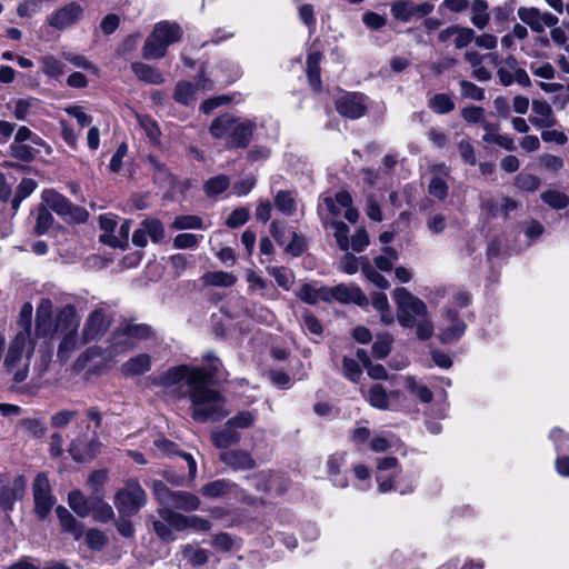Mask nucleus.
Here are the masks:
<instances>
[{
	"mask_svg": "<svg viewBox=\"0 0 569 569\" xmlns=\"http://www.w3.org/2000/svg\"><path fill=\"white\" fill-rule=\"evenodd\" d=\"M258 419L257 411L252 410H242L239 411L236 416L231 417L227 420L234 430L238 429H248L251 428Z\"/></svg>",
	"mask_w": 569,
	"mask_h": 569,
	"instance_id": "nucleus-42",
	"label": "nucleus"
},
{
	"mask_svg": "<svg viewBox=\"0 0 569 569\" xmlns=\"http://www.w3.org/2000/svg\"><path fill=\"white\" fill-rule=\"evenodd\" d=\"M182 34V28L177 22L168 20L157 22L142 46V57L147 60L163 58L169 46L179 42Z\"/></svg>",
	"mask_w": 569,
	"mask_h": 569,
	"instance_id": "nucleus-6",
	"label": "nucleus"
},
{
	"mask_svg": "<svg viewBox=\"0 0 569 569\" xmlns=\"http://www.w3.org/2000/svg\"><path fill=\"white\" fill-rule=\"evenodd\" d=\"M200 507V500L193 493L187 491H174L172 497V503H170V508L173 510L181 509L183 511H193Z\"/></svg>",
	"mask_w": 569,
	"mask_h": 569,
	"instance_id": "nucleus-34",
	"label": "nucleus"
},
{
	"mask_svg": "<svg viewBox=\"0 0 569 569\" xmlns=\"http://www.w3.org/2000/svg\"><path fill=\"white\" fill-rule=\"evenodd\" d=\"M196 87L188 81H179L174 88L173 98L181 104H189L194 99Z\"/></svg>",
	"mask_w": 569,
	"mask_h": 569,
	"instance_id": "nucleus-50",
	"label": "nucleus"
},
{
	"mask_svg": "<svg viewBox=\"0 0 569 569\" xmlns=\"http://www.w3.org/2000/svg\"><path fill=\"white\" fill-rule=\"evenodd\" d=\"M36 342L27 339V335L16 333L4 357L3 367L14 382H22L29 373L30 360L34 352Z\"/></svg>",
	"mask_w": 569,
	"mask_h": 569,
	"instance_id": "nucleus-5",
	"label": "nucleus"
},
{
	"mask_svg": "<svg viewBox=\"0 0 569 569\" xmlns=\"http://www.w3.org/2000/svg\"><path fill=\"white\" fill-rule=\"evenodd\" d=\"M202 279L207 284L214 287H231L237 281L236 276L226 271H209Z\"/></svg>",
	"mask_w": 569,
	"mask_h": 569,
	"instance_id": "nucleus-41",
	"label": "nucleus"
},
{
	"mask_svg": "<svg viewBox=\"0 0 569 569\" xmlns=\"http://www.w3.org/2000/svg\"><path fill=\"white\" fill-rule=\"evenodd\" d=\"M339 301L341 303L353 302L360 307L369 303L367 296L357 286H348L340 283L335 287H329V302Z\"/></svg>",
	"mask_w": 569,
	"mask_h": 569,
	"instance_id": "nucleus-20",
	"label": "nucleus"
},
{
	"mask_svg": "<svg viewBox=\"0 0 569 569\" xmlns=\"http://www.w3.org/2000/svg\"><path fill=\"white\" fill-rule=\"evenodd\" d=\"M93 518L97 521L108 522L113 519L114 512L112 507L103 501L101 495H93L92 511Z\"/></svg>",
	"mask_w": 569,
	"mask_h": 569,
	"instance_id": "nucleus-40",
	"label": "nucleus"
},
{
	"mask_svg": "<svg viewBox=\"0 0 569 569\" xmlns=\"http://www.w3.org/2000/svg\"><path fill=\"white\" fill-rule=\"evenodd\" d=\"M83 16L82 7L70 2L48 17V23L54 29L63 30L76 24Z\"/></svg>",
	"mask_w": 569,
	"mask_h": 569,
	"instance_id": "nucleus-18",
	"label": "nucleus"
},
{
	"mask_svg": "<svg viewBox=\"0 0 569 569\" xmlns=\"http://www.w3.org/2000/svg\"><path fill=\"white\" fill-rule=\"evenodd\" d=\"M297 297L308 305H316L319 301L329 302V287L315 282L303 283L297 292Z\"/></svg>",
	"mask_w": 569,
	"mask_h": 569,
	"instance_id": "nucleus-24",
	"label": "nucleus"
},
{
	"mask_svg": "<svg viewBox=\"0 0 569 569\" xmlns=\"http://www.w3.org/2000/svg\"><path fill=\"white\" fill-rule=\"evenodd\" d=\"M32 493L34 501V513L40 520H44L56 503V498L52 495L51 486L46 473H38L33 485Z\"/></svg>",
	"mask_w": 569,
	"mask_h": 569,
	"instance_id": "nucleus-10",
	"label": "nucleus"
},
{
	"mask_svg": "<svg viewBox=\"0 0 569 569\" xmlns=\"http://www.w3.org/2000/svg\"><path fill=\"white\" fill-rule=\"evenodd\" d=\"M321 59L322 54L319 51L310 52L307 57V76L315 91H320L322 87L320 78Z\"/></svg>",
	"mask_w": 569,
	"mask_h": 569,
	"instance_id": "nucleus-32",
	"label": "nucleus"
},
{
	"mask_svg": "<svg viewBox=\"0 0 569 569\" xmlns=\"http://www.w3.org/2000/svg\"><path fill=\"white\" fill-rule=\"evenodd\" d=\"M277 209L284 216L291 217L297 211V203L290 191L279 190L274 196Z\"/></svg>",
	"mask_w": 569,
	"mask_h": 569,
	"instance_id": "nucleus-37",
	"label": "nucleus"
},
{
	"mask_svg": "<svg viewBox=\"0 0 569 569\" xmlns=\"http://www.w3.org/2000/svg\"><path fill=\"white\" fill-rule=\"evenodd\" d=\"M182 556L193 567H199L208 561V552L203 549H197L191 545H187L182 548Z\"/></svg>",
	"mask_w": 569,
	"mask_h": 569,
	"instance_id": "nucleus-53",
	"label": "nucleus"
},
{
	"mask_svg": "<svg viewBox=\"0 0 569 569\" xmlns=\"http://www.w3.org/2000/svg\"><path fill=\"white\" fill-rule=\"evenodd\" d=\"M99 224L100 228L104 231V233L100 234V241L113 248L121 247V241L119 238L112 234L117 227L114 218L107 214L100 216Z\"/></svg>",
	"mask_w": 569,
	"mask_h": 569,
	"instance_id": "nucleus-33",
	"label": "nucleus"
},
{
	"mask_svg": "<svg viewBox=\"0 0 569 569\" xmlns=\"http://www.w3.org/2000/svg\"><path fill=\"white\" fill-rule=\"evenodd\" d=\"M147 502V495L136 480H130L114 496V506L122 517L136 515Z\"/></svg>",
	"mask_w": 569,
	"mask_h": 569,
	"instance_id": "nucleus-8",
	"label": "nucleus"
},
{
	"mask_svg": "<svg viewBox=\"0 0 569 569\" xmlns=\"http://www.w3.org/2000/svg\"><path fill=\"white\" fill-rule=\"evenodd\" d=\"M101 448V442L94 436L91 439L77 437L70 443L69 452L77 462H86L93 459Z\"/></svg>",
	"mask_w": 569,
	"mask_h": 569,
	"instance_id": "nucleus-19",
	"label": "nucleus"
},
{
	"mask_svg": "<svg viewBox=\"0 0 569 569\" xmlns=\"http://www.w3.org/2000/svg\"><path fill=\"white\" fill-rule=\"evenodd\" d=\"M219 459L233 470H250L256 466V461L251 453L242 449L222 451L219 455Z\"/></svg>",
	"mask_w": 569,
	"mask_h": 569,
	"instance_id": "nucleus-21",
	"label": "nucleus"
},
{
	"mask_svg": "<svg viewBox=\"0 0 569 569\" xmlns=\"http://www.w3.org/2000/svg\"><path fill=\"white\" fill-rule=\"evenodd\" d=\"M532 111L536 114L530 117L529 121L537 128H551L556 124L557 120L553 117L551 106L545 100H533Z\"/></svg>",
	"mask_w": 569,
	"mask_h": 569,
	"instance_id": "nucleus-23",
	"label": "nucleus"
},
{
	"mask_svg": "<svg viewBox=\"0 0 569 569\" xmlns=\"http://www.w3.org/2000/svg\"><path fill=\"white\" fill-rule=\"evenodd\" d=\"M151 368V358L147 353H140L130 358L121 366L124 376H138L149 371Z\"/></svg>",
	"mask_w": 569,
	"mask_h": 569,
	"instance_id": "nucleus-30",
	"label": "nucleus"
},
{
	"mask_svg": "<svg viewBox=\"0 0 569 569\" xmlns=\"http://www.w3.org/2000/svg\"><path fill=\"white\" fill-rule=\"evenodd\" d=\"M335 106L341 117L359 119L367 111V97L359 92H346L336 99Z\"/></svg>",
	"mask_w": 569,
	"mask_h": 569,
	"instance_id": "nucleus-14",
	"label": "nucleus"
},
{
	"mask_svg": "<svg viewBox=\"0 0 569 569\" xmlns=\"http://www.w3.org/2000/svg\"><path fill=\"white\" fill-rule=\"evenodd\" d=\"M131 70L140 81L146 83L162 84L164 82V77L162 73L150 64L143 62H132Z\"/></svg>",
	"mask_w": 569,
	"mask_h": 569,
	"instance_id": "nucleus-27",
	"label": "nucleus"
},
{
	"mask_svg": "<svg viewBox=\"0 0 569 569\" xmlns=\"http://www.w3.org/2000/svg\"><path fill=\"white\" fill-rule=\"evenodd\" d=\"M32 312L33 307L30 302H26L22 305L19 318H18V326L20 327V330L17 333H26L27 339L31 338V329H32Z\"/></svg>",
	"mask_w": 569,
	"mask_h": 569,
	"instance_id": "nucleus-49",
	"label": "nucleus"
},
{
	"mask_svg": "<svg viewBox=\"0 0 569 569\" xmlns=\"http://www.w3.org/2000/svg\"><path fill=\"white\" fill-rule=\"evenodd\" d=\"M138 123L152 143H159L160 129L156 120L146 114L137 116Z\"/></svg>",
	"mask_w": 569,
	"mask_h": 569,
	"instance_id": "nucleus-48",
	"label": "nucleus"
},
{
	"mask_svg": "<svg viewBox=\"0 0 569 569\" xmlns=\"http://www.w3.org/2000/svg\"><path fill=\"white\" fill-rule=\"evenodd\" d=\"M230 186V179L226 174H218L206 181L203 190L207 196L214 197L222 193Z\"/></svg>",
	"mask_w": 569,
	"mask_h": 569,
	"instance_id": "nucleus-44",
	"label": "nucleus"
},
{
	"mask_svg": "<svg viewBox=\"0 0 569 569\" xmlns=\"http://www.w3.org/2000/svg\"><path fill=\"white\" fill-rule=\"evenodd\" d=\"M20 427L30 437L41 438L47 431V425L43 418H26L20 421Z\"/></svg>",
	"mask_w": 569,
	"mask_h": 569,
	"instance_id": "nucleus-43",
	"label": "nucleus"
},
{
	"mask_svg": "<svg viewBox=\"0 0 569 569\" xmlns=\"http://www.w3.org/2000/svg\"><path fill=\"white\" fill-rule=\"evenodd\" d=\"M362 274L376 287L380 289L389 288V281L371 266L369 258L362 259Z\"/></svg>",
	"mask_w": 569,
	"mask_h": 569,
	"instance_id": "nucleus-46",
	"label": "nucleus"
},
{
	"mask_svg": "<svg viewBox=\"0 0 569 569\" xmlns=\"http://www.w3.org/2000/svg\"><path fill=\"white\" fill-rule=\"evenodd\" d=\"M346 452H336L327 460L329 476L336 487L346 488L348 479L340 473V469L346 465Z\"/></svg>",
	"mask_w": 569,
	"mask_h": 569,
	"instance_id": "nucleus-26",
	"label": "nucleus"
},
{
	"mask_svg": "<svg viewBox=\"0 0 569 569\" xmlns=\"http://www.w3.org/2000/svg\"><path fill=\"white\" fill-rule=\"evenodd\" d=\"M398 396V391H393L390 395H388L386 389L381 385H373L369 389L366 399L370 403V406L379 410H387L389 409V398Z\"/></svg>",
	"mask_w": 569,
	"mask_h": 569,
	"instance_id": "nucleus-31",
	"label": "nucleus"
},
{
	"mask_svg": "<svg viewBox=\"0 0 569 569\" xmlns=\"http://www.w3.org/2000/svg\"><path fill=\"white\" fill-rule=\"evenodd\" d=\"M171 227L176 230H186V229H203L202 219L194 214H184L178 216L173 220Z\"/></svg>",
	"mask_w": 569,
	"mask_h": 569,
	"instance_id": "nucleus-54",
	"label": "nucleus"
},
{
	"mask_svg": "<svg viewBox=\"0 0 569 569\" xmlns=\"http://www.w3.org/2000/svg\"><path fill=\"white\" fill-rule=\"evenodd\" d=\"M517 14L523 24L537 33L545 32L547 28L555 27L559 21L555 14L536 7H520Z\"/></svg>",
	"mask_w": 569,
	"mask_h": 569,
	"instance_id": "nucleus-12",
	"label": "nucleus"
},
{
	"mask_svg": "<svg viewBox=\"0 0 569 569\" xmlns=\"http://www.w3.org/2000/svg\"><path fill=\"white\" fill-rule=\"evenodd\" d=\"M241 440V435L234 430L229 423H224L222 428L211 433V441L214 447L219 449H228L231 446L238 445Z\"/></svg>",
	"mask_w": 569,
	"mask_h": 569,
	"instance_id": "nucleus-25",
	"label": "nucleus"
},
{
	"mask_svg": "<svg viewBox=\"0 0 569 569\" xmlns=\"http://www.w3.org/2000/svg\"><path fill=\"white\" fill-rule=\"evenodd\" d=\"M461 94L476 101H482L486 97L485 90L471 81H460Z\"/></svg>",
	"mask_w": 569,
	"mask_h": 569,
	"instance_id": "nucleus-64",
	"label": "nucleus"
},
{
	"mask_svg": "<svg viewBox=\"0 0 569 569\" xmlns=\"http://www.w3.org/2000/svg\"><path fill=\"white\" fill-rule=\"evenodd\" d=\"M9 153L16 159L29 162L36 158L37 151L28 144L12 142L9 147Z\"/></svg>",
	"mask_w": 569,
	"mask_h": 569,
	"instance_id": "nucleus-57",
	"label": "nucleus"
},
{
	"mask_svg": "<svg viewBox=\"0 0 569 569\" xmlns=\"http://www.w3.org/2000/svg\"><path fill=\"white\" fill-rule=\"evenodd\" d=\"M80 317L73 305H66L54 315V335L60 338L57 356L67 361L71 353L81 347Z\"/></svg>",
	"mask_w": 569,
	"mask_h": 569,
	"instance_id": "nucleus-4",
	"label": "nucleus"
},
{
	"mask_svg": "<svg viewBox=\"0 0 569 569\" xmlns=\"http://www.w3.org/2000/svg\"><path fill=\"white\" fill-rule=\"evenodd\" d=\"M256 130V123L248 119L234 118L224 113L217 117L210 124L209 131L216 139L226 141L228 149L247 148Z\"/></svg>",
	"mask_w": 569,
	"mask_h": 569,
	"instance_id": "nucleus-3",
	"label": "nucleus"
},
{
	"mask_svg": "<svg viewBox=\"0 0 569 569\" xmlns=\"http://www.w3.org/2000/svg\"><path fill=\"white\" fill-rule=\"evenodd\" d=\"M541 200L553 209H565L569 204V197L557 190H548L541 193Z\"/></svg>",
	"mask_w": 569,
	"mask_h": 569,
	"instance_id": "nucleus-52",
	"label": "nucleus"
},
{
	"mask_svg": "<svg viewBox=\"0 0 569 569\" xmlns=\"http://www.w3.org/2000/svg\"><path fill=\"white\" fill-rule=\"evenodd\" d=\"M110 326L111 318L102 308L92 310L86 318L80 332L81 346L99 340Z\"/></svg>",
	"mask_w": 569,
	"mask_h": 569,
	"instance_id": "nucleus-11",
	"label": "nucleus"
},
{
	"mask_svg": "<svg viewBox=\"0 0 569 569\" xmlns=\"http://www.w3.org/2000/svg\"><path fill=\"white\" fill-rule=\"evenodd\" d=\"M41 198L48 209L66 220L83 222L88 218V212L83 208L73 206L64 196L53 189L42 191Z\"/></svg>",
	"mask_w": 569,
	"mask_h": 569,
	"instance_id": "nucleus-9",
	"label": "nucleus"
},
{
	"mask_svg": "<svg viewBox=\"0 0 569 569\" xmlns=\"http://www.w3.org/2000/svg\"><path fill=\"white\" fill-rule=\"evenodd\" d=\"M397 465H398V460L393 457H386L379 461V463H378L379 473L377 476V482H378V488H379L380 492L385 493V492L390 491L391 489H396V490H399V492L401 495H403V493L412 491V487L402 489L398 485H395V481L392 478H387L382 475V472H385L387 470L395 469L397 467Z\"/></svg>",
	"mask_w": 569,
	"mask_h": 569,
	"instance_id": "nucleus-22",
	"label": "nucleus"
},
{
	"mask_svg": "<svg viewBox=\"0 0 569 569\" xmlns=\"http://www.w3.org/2000/svg\"><path fill=\"white\" fill-rule=\"evenodd\" d=\"M53 217L46 206H39L36 210V224L34 232L37 234H44L51 228Z\"/></svg>",
	"mask_w": 569,
	"mask_h": 569,
	"instance_id": "nucleus-45",
	"label": "nucleus"
},
{
	"mask_svg": "<svg viewBox=\"0 0 569 569\" xmlns=\"http://www.w3.org/2000/svg\"><path fill=\"white\" fill-rule=\"evenodd\" d=\"M489 6L486 0H473L471 4V23L478 29H485L490 20Z\"/></svg>",
	"mask_w": 569,
	"mask_h": 569,
	"instance_id": "nucleus-35",
	"label": "nucleus"
},
{
	"mask_svg": "<svg viewBox=\"0 0 569 569\" xmlns=\"http://www.w3.org/2000/svg\"><path fill=\"white\" fill-rule=\"evenodd\" d=\"M233 487L236 483L219 479L202 486L200 492L206 497L218 498L230 492Z\"/></svg>",
	"mask_w": 569,
	"mask_h": 569,
	"instance_id": "nucleus-38",
	"label": "nucleus"
},
{
	"mask_svg": "<svg viewBox=\"0 0 569 569\" xmlns=\"http://www.w3.org/2000/svg\"><path fill=\"white\" fill-rule=\"evenodd\" d=\"M428 107L437 114H447L455 110L456 103L450 94L437 93L428 100Z\"/></svg>",
	"mask_w": 569,
	"mask_h": 569,
	"instance_id": "nucleus-36",
	"label": "nucleus"
},
{
	"mask_svg": "<svg viewBox=\"0 0 569 569\" xmlns=\"http://www.w3.org/2000/svg\"><path fill=\"white\" fill-rule=\"evenodd\" d=\"M42 71L51 78H59L64 73V64L53 56H47L42 59Z\"/></svg>",
	"mask_w": 569,
	"mask_h": 569,
	"instance_id": "nucleus-59",
	"label": "nucleus"
},
{
	"mask_svg": "<svg viewBox=\"0 0 569 569\" xmlns=\"http://www.w3.org/2000/svg\"><path fill=\"white\" fill-rule=\"evenodd\" d=\"M433 10L430 2L413 3L408 0H400L391 6L392 16L402 22H409L413 18L427 17Z\"/></svg>",
	"mask_w": 569,
	"mask_h": 569,
	"instance_id": "nucleus-17",
	"label": "nucleus"
},
{
	"mask_svg": "<svg viewBox=\"0 0 569 569\" xmlns=\"http://www.w3.org/2000/svg\"><path fill=\"white\" fill-rule=\"evenodd\" d=\"M68 502L73 512L86 518L92 511L93 496L87 498L80 490H72L69 492Z\"/></svg>",
	"mask_w": 569,
	"mask_h": 569,
	"instance_id": "nucleus-29",
	"label": "nucleus"
},
{
	"mask_svg": "<svg viewBox=\"0 0 569 569\" xmlns=\"http://www.w3.org/2000/svg\"><path fill=\"white\" fill-rule=\"evenodd\" d=\"M54 335L53 303L50 299L40 300L36 310V338H48Z\"/></svg>",
	"mask_w": 569,
	"mask_h": 569,
	"instance_id": "nucleus-16",
	"label": "nucleus"
},
{
	"mask_svg": "<svg viewBox=\"0 0 569 569\" xmlns=\"http://www.w3.org/2000/svg\"><path fill=\"white\" fill-rule=\"evenodd\" d=\"M56 513L62 529L79 540L83 535L82 525L63 506H58Z\"/></svg>",
	"mask_w": 569,
	"mask_h": 569,
	"instance_id": "nucleus-28",
	"label": "nucleus"
},
{
	"mask_svg": "<svg viewBox=\"0 0 569 569\" xmlns=\"http://www.w3.org/2000/svg\"><path fill=\"white\" fill-rule=\"evenodd\" d=\"M499 82L503 87H509L517 82L522 87H530L531 80L527 71L519 67L517 59L513 56H508L501 67L497 71Z\"/></svg>",
	"mask_w": 569,
	"mask_h": 569,
	"instance_id": "nucleus-15",
	"label": "nucleus"
},
{
	"mask_svg": "<svg viewBox=\"0 0 569 569\" xmlns=\"http://www.w3.org/2000/svg\"><path fill=\"white\" fill-rule=\"evenodd\" d=\"M457 149L459 151V154H460L462 161L466 164H469V166L477 164L476 150L469 139H462L461 141H459L457 144Z\"/></svg>",
	"mask_w": 569,
	"mask_h": 569,
	"instance_id": "nucleus-62",
	"label": "nucleus"
},
{
	"mask_svg": "<svg viewBox=\"0 0 569 569\" xmlns=\"http://www.w3.org/2000/svg\"><path fill=\"white\" fill-rule=\"evenodd\" d=\"M325 203L328 207L329 211L337 216L340 213L337 204L342 208H349L352 204V198L347 191H340L336 194L335 200L331 198H326Z\"/></svg>",
	"mask_w": 569,
	"mask_h": 569,
	"instance_id": "nucleus-58",
	"label": "nucleus"
},
{
	"mask_svg": "<svg viewBox=\"0 0 569 569\" xmlns=\"http://www.w3.org/2000/svg\"><path fill=\"white\" fill-rule=\"evenodd\" d=\"M363 258L365 257L358 258L351 253H346L339 262V268L341 271H343L348 274H353L359 269L362 271V259Z\"/></svg>",
	"mask_w": 569,
	"mask_h": 569,
	"instance_id": "nucleus-61",
	"label": "nucleus"
},
{
	"mask_svg": "<svg viewBox=\"0 0 569 569\" xmlns=\"http://www.w3.org/2000/svg\"><path fill=\"white\" fill-rule=\"evenodd\" d=\"M406 386L410 393L415 395L421 402L429 403L432 398V391L425 385H420L413 377L406 378Z\"/></svg>",
	"mask_w": 569,
	"mask_h": 569,
	"instance_id": "nucleus-51",
	"label": "nucleus"
},
{
	"mask_svg": "<svg viewBox=\"0 0 569 569\" xmlns=\"http://www.w3.org/2000/svg\"><path fill=\"white\" fill-rule=\"evenodd\" d=\"M398 308V321L403 328H413L417 318H425L428 315L427 305L411 295L406 288H396L392 293Z\"/></svg>",
	"mask_w": 569,
	"mask_h": 569,
	"instance_id": "nucleus-7",
	"label": "nucleus"
},
{
	"mask_svg": "<svg viewBox=\"0 0 569 569\" xmlns=\"http://www.w3.org/2000/svg\"><path fill=\"white\" fill-rule=\"evenodd\" d=\"M142 226L152 242L157 243L163 239L164 228L160 220L156 218H147L142 221Z\"/></svg>",
	"mask_w": 569,
	"mask_h": 569,
	"instance_id": "nucleus-55",
	"label": "nucleus"
},
{
	"mask_svg": "<svg viewBox=\"0 0 569 569\" xmlns=\"http://www.w3.org/2000/svg\"><path fill=\"white\" fill-rule=\"evenodd\" d=\"M149 163L152 166L154 173L153 179L157 183L163 187H170L173 184V178L167 167L163 163H160L154 157L150 156L148 158Z\"/></svg>",
	"mask_w": 569,
	"mask_h": 569,
	"instance_id": "nucleus-47",
	"label": "nucleus"
},
{
	"mask_svg": "<svg viewBox=\"0 0 569 569\" xmlns=\"http://www.w3.org/2000/svg\"><path fill=\"white\" fill-rule=\"evenodd\" d=\"M152 491L158 502L162 506L161 508H170V503H172V497L174 495V491H171L160 480H154L152 482Z\"/></svg>",
	"mask_w": 569,
	"mask_h": 569,
	"instance_id": "nucleus-56",
	"label": "nucleus"
},
{
	"mask_svg": "<svg viewBox=\"0 0 569 569\" xmlns=\"http://www.w3.org/2000/svg\"><path fill=\"white\" fill-rule=\"evenodd\" d=\"M159 516L164 522L178 531L188 529L189 517L178 513L171 508H160Z\"/></svg>",
	"mask_w": 569,
	"mask_h": 569,
	"instance_id": "nucleus-39",
	"label": "nucleus"
},
{
	"mask_svg": "<svg viewBox=\"0 0 569 569\" xmlns=\"http://www.w3.org/2000/svg\"><path fill=\"white\" fill-rule=\"evenodd\" d=\"M467 329L466 322L458 317V311L451 307H446L441 316V328L439 340L442 343H451L458 340Z\"/></svg>",
	"mask_w": 569,
	"mask_h": 569,
	"instance_id": "nucleus-13",
	"label": "nucleus"
},
{
	"mask_svg": "<svg viewBox=\"0 0 569 569\" xmlns=\"http://www.w3.org/2000/svg\"><path fill=\"white\" fill-rule=\"evenodd\" d=\"M208 378L203 368L189 369L179 366L164 372L161 383L171 386L184 380L192 418L199 422L220 421L229 415V410L224 408V397L219 391L208 388Z\"/></svg>",
	"mask_w": 569,
	"mask_h": 569,
	"instance_id": "nucleus-1",
	"label": "nucleus"
},
{
	"mask_svg": "<svg viewBox=\"0 0 569 569\" xmlns=\"http://www.w3.org/2000/svg\"><path fill=\"white\" fill-rule=\"evenodd\" d=\"M331 227L333 228V236L336 238L338 247L347 251L350 247L349 243V227L342 221H332Z\"/></svg>",
	"mask_w": 569,
	"mask_h": 569,
	"instance_id": "nucleus-60",
	"label": "nucleus"
},
{
	"mask_svg": "<svg viewBox=\"0 0 569 569\" xmlns=\"http://www.w3.org/2000/svg\"><path fill=\"white\" fill-rule=\"evenodd\" d=\"M392 339L389 335H382L377 337V340L372 345V353L378 359L386 358L391 351Z\"/></svg>",
	"mask_w": 569,
	"mask_h": 569,
	"instance_id": "nucleus-63",
	"label": "nucleus"
},
{
	"mask_svg": "<svg viewBox=\"0 0 569 569\" xmlns=\"http://www.w3.org/2000/svg\"><path fill=\"white\" fill-rule=\"evenodd\" d=\"M150 335L151 328L148 325L127 322L113 332L109 348L89 347L77 358L76 367L84 369L92 359L99 357L110 360L132 348L137 340L148 338Z\"/></svg>",
	"mask_w": 569,
	"mask_h": 569,
	"instance_id": "nucleus-2",
	"label": "nucleus"
}]
</instances>
